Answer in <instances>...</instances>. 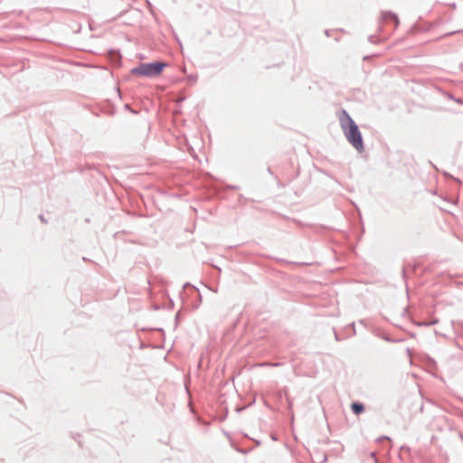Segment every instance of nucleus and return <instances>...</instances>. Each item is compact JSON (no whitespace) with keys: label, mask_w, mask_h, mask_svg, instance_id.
Instances as JSON below:
<instances>
[{"label":"nucleus","mask_w":463,"mask_h":463,"mask_svg":"<svg viewBox=\"0 0 463 463\" xmlns=\"http://www.w3.org/2000/svg\"><path fill=\"white\" fill-rule=\"evenodd\" d=\"M351 409H352L353 412L356 415L364 411V406L363 403H360V402H353L351 404Z\"/></svg>","instance_id":"nucleus-4"},{"label":"nucleus","mask_w":463,"mask_h":463,"mask_svg":"<svg viewBox=\"0 0 463 463\" xmlns=\"http://www.w3.org/2000/svg\"><path fill=\"white\" fill-rule=\"evenodd\" d=\"M165 66L166 63L161 61L141 63L139 66L133 68L131 73L145 77H156L162 72Z\"/></svg>","instance_id":"nucleus-2"},{"label":"nucleus","mask_w":463,"mask_h":463,"mask_svg":"<svg viewBox=\"0 0 463 463\" xmlns=\"http://www.w3.org/2000/svg\"><path fill=\"white\" fill-rule=\"evenodd\" d=\"M382 19L384 22H392L394 24V26L396 27L399 24L398 16L391 12H385L382 14Z\"/></svg>","instance_id":"nucleus-3"},{"label":"nucleus","mask_w":463,"mask_h":463,"mask_svg":"<svg viewBox=\"0 0 463 463\" xmlns=\"http://www.w3.org/2000/svg\"><path fill=\"white\" fill-rule=\"evenodd\" d=\"M339 120L341 128L347 141L358 152H363L364 149L363 137L356 123L353 120V118L345 110L342 111V117H340Z\"/></svg>","instance_id":"nucleus-1"},{"label":"nucleus","mask_w":463,"mask_h":463,"mask_svg":"<svg viewBox=\"0 0 463 463\" xmlns=\"http://www.w3.org/2000/svg\"><path fill=\"white\" fill-rule=\"evenodd\" d=\"M437 323H438V319H433L431 321L421 322V323H420V326H430L435 325Z\"/></svg>","instance_id":"nucleus-5"},{"label":"nucleus","mask_w":463,"mask_h":463,"mask_svg":"<svg viewBox=\"0 0 463 463\" xmlns=\"http://www.w3.org/2000/svg\"><path fill=\"white\" fill-rule=\"evenodd\" d=\"M40 219H41L42 222H45V220H44L43 215H40Z\"/></svg>","instance_id":"nucleus-6"}]
</instances>
